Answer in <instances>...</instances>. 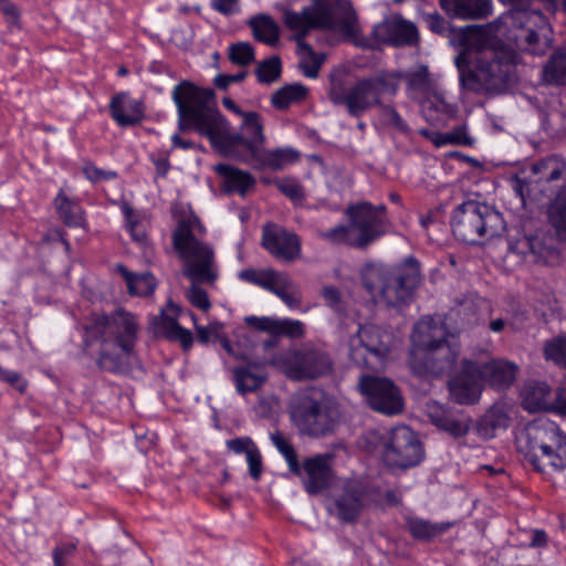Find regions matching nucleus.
I'll return each mask as SVG.
<instances>
[{"mask_svg": "<svg viewBox=\"0 0 566 566\" xmlns=\"http://www.w3.org/2000/svg\"><path fill=\"white\" fill-rule=\"evenodd\" d=\"M510 44L486 38L478 25H467L454 38L460 52L454 59L462 90L473 93L503 94L517 83L516 50L543 55L552 44V29L538 9L514 7L493 22Z\"/></svg>", "mask_w": 566, "mask_h": 566, "instance_id": "f257e3e1", "label": "nucleus"}, {"mask_svg": "<svg viewBox=\"0 0 566 566\" xmlns=\"http://www.w3.org/2000/svg\"><path fill=\"white\" fill-rule=\"evenodd\" d=\"M177 108L180 132H196L209 139L211 146L226 157L249 163L258 148L243 133L227 134L228 120L216 106L212 88L184 80L171 92Z\"/></svg>", "mask_w": 566, "mask_h": 566, "instance_id": "f03ea898", "label": "nucleus"}, {"mask_svg": "<svg viewBox=\"0 0 566 566\" xmlns=\"http://www.w3.org/2000/svg\"><path fill=\"white\" fill-rule=\"evenodd\" d=\"M398 93L395 77L389 74H374L358 78L346 86L340 77L331 75L327 97L334 106L344 107L354 118H360L377 107L381 123L401 134H409L410 127L392 104L384 103L385 97H394Z\"/></svg>", "mask_w": 566, "mask_h": 566, "instance_id": "7ed1b4c3", "label": "nucleus"}, {"mask_svg": "<svg viewBox=\"0 0 566 566\" xmlns=\"http://www.w3.org/2000/svg\"><path fill=\"white\" fill-rule=\"evenodd\" d=\"M83 329V354L91 356L90 347L99 343L96 360L98 368L107 373H119L123 369L124 356H129L133 353L137 340L138 323L136 317L123 310L111 315H93L91 323Z\"/></svg>", "mask_w": 566, "mask_h": 566, "instance_id": "20e7f679", "label": "nucleus"}, {"mask_svg": "<svg viewBox=\"0 0 566 566\" xmlns=\"http://www.w3.org/2000/svg\"><path fill=\"white\" fill-rule=\"evenodd\" d=\"M285 27L296 32L295 41L298 49L310 59H316L321 53L314 51L303 39L312 30L337 31L345 35L356 34L357 13L352 2H312L301 12L285 10Z\"/></svg>", "mask_w": 566, "mask_h": 566, "instance_id": "39448f33", "label": "nucleus"}, {"mask_svg": "<svg viewBox=\"0 0 566 566\" xmlns=\"http://www.w3.org/2000/svg\"><path fill=\"white\" fill-rule=\"evenodd\" d=\"M345 214L348 223L319 231L318 238L333 245L366 251L389 233L391 223L385 205L374 206L369 201L352 203L346 208Z\"/></svg>", "mask_w": 566, "mask_h": 566, "instance_id": "423d86ee", "label": "nucleus"}, {"mask_svg": "<svg viewBox=\"0 0 566 566\" xmlns=\"http://www.w3.org/2000/svg\"><path fill=\"white\" fill-rule=\"evenodd\" d=\"M420 280V263L412 255L397 265L370 263L361 270L364 289L373 297L379 296L389 307L408 305Z\"/></svg>", "mask_w": 566, "mask_h": 566, "instance_id": "0eeeda50", "label": "nucleus"}, {"mask_svg": "<svg viewBox=\"0 0 566 566\" xmlns=\"http://www.w3.org/2000/svg\"><path fill=\"white\" fill-rule=\"evenodd\" d=\"M517 447L537 472H546L548 468L553 471L566 469V433L547 418L527 423L517 439Z\"/></svg>", "mask_w": 566, "mask_h": 566, "instance_id": "6e6552de", "label": "nucleus"}, {"mask_svg": "<svg viewBox=\"0 0 566 566\" xmlns=\"http://www.w3.org/2000/svg\"><path fill=\"white\" fill-rule=\"evenodd\" d=\"M172 247L184 261V275L193 283L214 284L219 277L214 249L196 238L190 219H180L171 234Z\"/></svg>", "mask_w": 566, "mask_h": 566, "instance_id": "1a4fd4ad", "label": "nucleus"}, {"mask_svg": "<svg viewBox=\"0 0 566 566\" xmlns=\"http://www.w3.org/2000/svg\"><path fill=\"white\" fill-rule=\"evenodd\" d=\"M453 235L467 244H481L500 237L505 231V221L494 207L476 200H467L452 211Z\"/></svg>", "mask_w": 566, "mask_h": 566, "instance_id": "9d476101", "label": "nucleus"}, {"mask_svg": "<svg viewBox=\"0 0 566 566\" xmlns=\"http://www.w3.org/2000/svg\"><path fill=\"white\" fill-rule=\"evenodd\" d=\"M290 418L302 434L319 438L333 433L340 421L337 403L315 391L295 395L290 402Z\"/></svg>", "mask_w": 566, "mask_h": 566, "instance_id": "9b49d317", "label": "nucleus"}, {"mask_svg": "<svg viewBox=\"0 0 566 566\" xmlns=\"http://www.w3.org/2000/svg\"><path fill=\"white\" fill-rule=\"evenodd\" d=\"M423 459V444L410 427L400 424L388 431L381 448L386 467L407 470L419 465Z\"/></svg>", "mask_w": 566, "mask_h": 566, "instance_id": "f8f14e48", "label": "nucleus"}, {"mask_svg": "<svg viewBox=\"0 0 566 566\" xmlns=\"http://www.w3.org/2000/svg\"><path fill=\"white\" fill-rule=\"evenodd\" d=\"M281 366L291 380H314L329 375L333 370V359L322 347L304 344L300 348L285 353Z\"/></svg>", "mask_w": 566, "mask_h": 566, "instance_id": "ddd939ff", "label": "nucleus"}, {"mask_svg": "<svg viewBox=\"0 0 566 566\" xmlns=\"http://www.w3.org/2000/svg\"><path fill=\"white\" fill-rule=\"evenodd\" d=\"M359 389L374 411L386 416H396L402 412L403 397L391 379L364 375L359 380Z\"/></svg>", "mask_w": 566, "mask_h": 566, "instance_id": "4468645a", "label": "nucleus"}, {"mask_svg": "<svg viewBox=\"0 0 566 566\" xmlns=\"http://www.w3.org/2000/svg\"><path fill=\"white\" fill-rule=\"evenodd\" d=\"M388 335H382L378 327H360L357 335L349 342V358L359 367H371L368 355L373 356L377 363L382 361L390 352Z\"/></svg>", "mask_w": 566, "mask_h": 566, "instance_id": "2eb2a0df", "label": "nucleus"}, {"mask_svg": "<svg viewBox=\"0 0 566 566\" xmlns=\"http://www.w3.org/2000/svg\"><path fill=\"white\" fill-rule=\"evenodd\" d=\"M261 245L273 258L285 263L294 262L302 253L300 235L274 223L263 227Z\"/></svg>", "mask_w": 566, "mask_h": 566, "instance_id": "dca6fc26", "label": "nucleus"}, {"mask_svg": "<svg viewBox=\"0 0 566 566\" xmlns=\"http://www.w3.org/2000/svg\"><path fill=\"white\" fill-rule=\"evenodd\" d=\"M370 486L358 480L346 481L334 497V513L343 524L356 523L368 500Z\"/></svg>", "mask_w": 566, "mask_h": 566, "instance_id": "f3484780", "label": "nucleus"}, {"mask_svg": "<svg viewBox=\"0 0 566 566\" xmlns=\"http://www.w3.org/2000/svg\"><path fill=\"white\" fill-rule=\"evenodd\" d=\"M455 354H443L430 349L410 347L408 366L420 378L437 377L451 370L457 363Z\"/></svg>", "mask_w": 566, "mask_h": 566, "instance_id": "a211bd4d", "label": "nucleus"}, {"mask_svg": "<svg viewBox=\"0 0 566 566\" xmlns=\"http://www.w3.org/2000/svg\"><path fill=\"white\" fill-rule=\"evenodd\" d=\"M426 415L434 427L454 439L463 438L470 431L471 418L463 410L430 400L426 403Z\"/></svg>", "mask_w": 566, "mask_h": 566, "instance_id": "6ab92c4d", "label": "nucleus"}, {"mask_svg": "<svg viewBox=\"0 0 566 566\" xmlns=\"http://www.w3.org/2000/svg\"><path fill=\"white\" fill-rule=\"evenodd\" d=\"M411 347L426 348L443 354H455L458 352L451 346L448 339V332L443 324L434 322L431 317H422L412 329Z\"/></svg>", "mask_w": 566, "mask_h": 566, "instance_id": "aec40b11", "label": "nucleus"}, {"mask_svg": "<svg viewBox=\"0 0 566 566\" xmlns=\"http://www.w3.org/2000/svg\"><path fill=\"white\" fill-rule=\"evenodd\" d=\"M480 374L479 364L464 363L462 370L449 381L450 396L454 402L469 406L480 400L483 388Z\"/></svg>", "mask_w": 566, "mask_h": 566, "instance_id": "412c9836", "label": "nucleus"}, {"mask_svg": "<svg viewBox=\"0 0 566 566\" xmlns=\"http://www.w3.org/2000/svg\"><path fill=\"white\" fill-rule=\"evenodd\" d=\"M376 41L395 48L415 46L419 43L417 27L406 20H385L373 29Z\"/></svg>", "mask_w": 566, "mask_h": 566, "instance_id": "4be33fe9", "label": "nucleus"}, {"mask_svg": "<svg viewBox=\"0 0 566 566\" xmlns=\"http://www.w3.org/2000/svg\"><path fill=\"white\" fill-rule=\"evenodd\" d=\"M332 454H316L311 458H306L301 465L302 479L305 491L315 495L324 491L331 485L333 478V469L329 464Z\"/></svg>", "mask_w": 566, "mask_h": 566, "instance_id": "5701e85b", "label": "nucleus"}, {"mask_svg": "<svg viewBox=\"0 0 566 566\" xmlns=\"http://www.w3.org/2000/svg\"><path fill=\"white\" fill-rule=\"evenodd\" d=\"M145 111L144 101L130 98L126 92L117 93L109 103L111 116L120 127H132L140 124L145 118Z\"/></svg>", "mask_w": 566, "mask_h": 566, "instance_id": "b1692460", "label": "nucleus"}, {"mask_svg": "<svg viewBox=\"0 0 566 566\" xmlns=\"http://www.w3.org/2000/svg\"><path fill=\"white\" fill-rule=\"evenodd\" d=\"M53 207L59 219L67 228H84L86 212L81 206L80 199L66 195L64 188H60L54 197Z\"/></svg>", "mask_w": 566, "mask_h": 566, "instance_id": "393cba45", "label": "nucleus"}, {"mask_svg": "<svg viewBox=\"0 0 566 566\" xmlns=\"http://www.w3.org/2000/svg\"><path fill=\"white\" fill-rule=\"evenodd\" d=\"M483 382L491 388L502 391L511 387L517 374V366L506 360H492L480 366Z\"/></svg>", "mask_w": 566, "mask_h": 566, "instance_id": "a878e982", "label": "nucleus"}, {"mask_svg": "<svg viewBox=\"0 0 566 566\" xmlns=\"http://www.w3.org/2000/svg\"><path fill=\"white\" fill-rule=\"evenodd\" d=\"M214 171L222 179V188L227 193L238 192L245 196L255 184L253 176L229 164H218Z\"/></svg>", "mask_w": 566, "mask_h": 566, "instance_id": "bb28decb", "label": "nucleus"}, {"mask_svg": "<svg viewBox=\"0 0 566 566\" xmlns=\"http://www.w3.org/2000/svg\"><path fill=\"white\" fill-rule=\"evenodd\" d=\"M452 523L450 522H431L418 516H406L405 527L410 536L418 542H430L433 538L444 534Z\"/></svg>", "mask_w": 566, "mask_h": 566, "instance_id": "cd10ccee", "label": "nucleus"}, {"mask_svg": "<svg viewBox=\"0 0 566 566\" xmlns=\"http://www.w3.org/2000/svg\"><path fill=\"white\" fill-rule=\"evenodd\" d=\"M450 19L480 20L492 14V2H440Z\"/></svg>", "mask_w": 566, "mask_h": 566, "instance_id": "c85d7f7f", "label": "nucleus"}, {"mask_svg": "<svg viewBox=\"0 0 566 566\" xmlns=\"http://www.w3.org/2000/svg\"><path fill=\"white\" fill-rule=\"evenodd\" d=\"M510 424V416L502 403H494L476 422L478 433L491 439L497 430H505Z\"/></svg>", "mask_w": 566, "mask_h": 566, "instance_id": "c756f323", "label": "nucleus"}, {"mask_svg": "<svg viewBox=\"0 0 566 566\" xmlns=\"http://www.w3.org/2000/svg\"><path fill=\"white\" fill-rule=\"evenodd\" d=\"M300 154L293 148L258 149L253 160L258 163L259 168H270L272 170H282L287 165L296 163Z\"/></svg>", "mask_w": 566, "mask_h": 566, "instance_id": "7c9ffc66", "label": "nucleus"}, {"mask_svg": "<svg viewBox=\"0 0 566 566\" xmlns=\"http://www.w3.org/2000/svg\"><path fill=\"white\" fill-rule=\"evenodd\" d=\"M116 272L125 280L128 293L136 296H149L156 289V279L151 273L136 274L124 264L116 265Z\"/></svg>", "mask_w": 566, "mask_h": 566, "instance_id": "2f4dec72", "label": "nucleus"}, {"mask_svg": "<svg viewBox=\"0 0 566 566\" xmlns=\"http://www.w3.org/2000/svg\"><path fill=\"white\" fill-rule=\"evenodd\" d=\"M376 74H389L395 77V83L399 86V80H403L407 88L416 92H427L430 88V72L424 64H419L416 70L410 71H380Z\"/></svg>", "mask_w": 566, "mask_h": 566, "instance_id": "473e14b6", "label": "nucleus"}, {"mask_svg": "<svg viewBox=\"0 0 566 566\" xmlns=\"http://www.w3.org/2000/svg\"><path fill=\"white\" fill-rule=\"evenodd\" d=\"M510 250L531 262H545L547 247L537 235H522L510 243Z\"/></svg>", "mask_w": 566, "mask_h": 566, "instance_id": "72a5a7b5", "label": "nucleus"}, {"mask_svg": "<svg viewBox=\"0 0 566 566\" xmlns=\"http://www.w3.org/2000/svg\"><path fill=\"white\" fill-rule=\"evenodd\" d=\"M480 302L481 300L475 294H463L454 298L449 315L459 319L463 325H473L478 321Z\"/></svg>", "mask_w": 566, "mask_h": 566, "instance_id": "f704fd0d", "label": "nucleus"}, {"mask_svg": "<svg viewBox=\"0 0 566 566\" xmlns=\"http://www.w3.org/2000/svg\"><path fill=\"white\" fill-rule=\"evenodd\" d=\"M534 175L546 182L557 181L566 171V159L560 155H549L532 165Z\"/></svg>", "mask_w": 566, "mask_h": 566, "instance_id": "c9c22d12", "label": "nucleus"}, {"mask_svg": "<svg viewBox=\"0 0 566 566\" xmlns=\"http://www.w3.org/2000/svg\"><path fill=\"white\" fill-rule=\"evenodd\" d=\"M308 88L302 83L286 84L276 90L271 96V104L275 109L284 111L294 103L304 101Z\"/></svg>", "mask_w": 566, "mask_h": 566, "instance_id": "e433bc0d", "label": "nucleus"}, {"mask_svg": "<svg viewBox=\"0 0 566 566\" xmlns=\"http://www.w3.org/2000/svg\"><path fill=\"white\" fill-rule=\"evenodd\" d=\"M543 81L549 85L566 84V48H559L543 67Z\"/></svg>", "mask_w": 566, "mask_h": 566, "instance_id": "4c0bfd02", "label": "nucleus"}, {"mask_svg": "<svg viewBox=\"0 0 566 566\" xmlns=\"http://www.w3.org/2000/svg\"><path fill=\"white\" fill-rule=\"evenodd\" d=\"M548 221L559 240L566 242V185L548 207Z\"/></svg>", "mask_w": 566, "mask_h": 566, "instance_id": "58836bf2", "label": "nucleus"}, {"mask_svg": "<svg viewBox=\"0 0 566 566\" xmlns=\"http://www.w3.org/2000/svg\"><path fill=\"white\" fill-rule=\"evenodd\" d=\"M237 391L241 395L254 392L265 382V376L252 371L250 366L232 369Z\"/></svg>", "mask_w": 566, "mask_h": 566, "instance_id": "ea45409f", "label": "nucleus"}, {"mask_svg": "<svg viewBox=\"0 0 566 566\" xmlns=\"http://www.w3.org/2000/svg\"><path fill=\"white\" fill-rule=\"evenodd\" d=\"M253 36L256 41L275 45L279 42L280 33L276 23L266 15H260L250 20Z\"/></svg>", "mask_w": 566, "mask_h": 566, "instance_id": "a19ab883", "label": "nucleus"}, {"mask_svg": "<svg viewBox=\"0 0 566 566\" xmlns=\"http://www.w3.org/2000/svg\"><path fill=\"white\" fill-rule=\"evenodd\" d=\"M420 18L431 32L449 38L453 46L460 48V45L454 43L453 40L463 28H460L459 30L454 29L451 23L437 11L421 12Z\"/></svg>", "mask_w": 566, "mask_h": 566, "instance_id": "79ce46f5", "label": "nucleus"}, {"mask_svg": "<svg viewBox=\"0 0 566 566\" xmlns=\"http://www.w3.org/2000/svg\"><path fill=\"white\" fill-rule=\"evenodd\" d=\"M271 441L276 450L285 459L290 472L296 476H302V468L298 462L297 453L290 439H287L280 431H275L271 433Z\"/></svg>", "mask_w": 566, "mask_h": 566, "instance_id": "37998d69", "label": "nucleus"}, {"mask_svg": "<svg viewBox=\"0 0 566 566\" xmlns=\"http://www.w3.org/2000/svg\"><path fill=\"white\" fill-rule=\"evenodd\" d=\"M258 82L261 84H272L276 82L282 74V61L279 55H272L260 61L254 70Z\"/></svg>", "mask_w": 566, "mask_h": 566, "instance_id": "c03bdc74", "label": "nucleus"}, {"mask_svg": "<svg viewBox=\"0 0 566 566\" xmlns=\"http://www.w3.org/2000/svg\"><path fill=\"white\" fill-rule=\"evenodd\" d=\"M241 130L258 149L265 143L261 115L256 112H249L242 117Z\"/></svg>", "mask_w": 566, "mask_h": 566, "instance_id": "a18cd8bd", "label": "nucleus"}, {"mask_svg": "<svg viewBox=\"0 0 566 566\" xmlns=\"http://www.w3.org/2000/svg\"><path fill=\"white\" fill-rule=\"evenodd\" d=\"M423 107L443 115L447 119L455 118L459 111L457 104L448 102L444 95L439 92L431 94L423 102Z\"/></svg>", "mask_w": 566, "mask_h": 566, "instance_id": "49530a36", "label": "nucleus"}, {"mask_svg": "<svg viewBox=\"0 0 566 566\" xmlns=\"http://www.w3.org/2000/svg\"><path fill=\"white\" fill-rule=\"evenodd\" d=\"M228 57L234 65L245 67L255 60L253 46L248 42H238L229 46Z\"/></svg>", "mask_w": 566, "mask_h": 566, "instance_id": "de8ad7c7", "label": "nucleus"}, {"mask_svg": "<svg viewBox=\"0 0 566 566\" xmlns=\"http://www.w3.org/2000/svg\"><path fill=\"white\" fill-rule=\"evenodd\" d=\"M274 185L293 202H301L306 198L303 186L294 177L277 178L274 180Z\"/></svg>", "mask_w": 566, "mask_h": 566, "instance_id": "09e8293b", "label": "nucleus"}, {"mask_svg": "<svg viewBox=\"0 0 566 566\" xmlns=\"http://www.w3.org/2000/svg\"><path fill=\"white\" fill-rule=\"evenodd\" d=\"M544 357L546 360L566 366V335L547 340L544 345Z\"/></svg>", "mask_w": 566, "mask_h": 566, "instance_id": "8fccbe9b", "label": "nucleus"}, {"mask_svg": "<svg viewBox=\"0 0 566 566\" xmlns=\"http://www.w3.org/2000/svg\"><path fill=\"white\" fill-rule=\"evenodd\" d=\"M551 394V388L546 382L536 384L525 398V409L535 411L545 408L548 403L547 396Z\"/></svg>", "mask_w": 566, "mask_h": 566, "instance_id": "3c124183", "label": "nucleus"}, {"mask_svg": "<svg viewBox=\"0 0 566 566\" xmlns=\"http://www.w3.org/2000/svg\"><path fill=\"white\" fill-rule=\"evenodd\" d=\"M151 325L154 333L168 339L174 331L179 326L177 317L169 316L164 310L153 317Z\"/></svg>", "mask_w": 566, "mask_h": 566, "instance_id": "603ef678", "label": "nucleus"}, {"mask_svg": "<svg viewBox=\"0 0 566 566\" xmlns=\"http://www.w3.org/2000/svg\"><path fill=\"white\" fill-rule=\"evenodd\" d=\"M292 282L287 274L283 276L279 284L275 285L273 293L290 308H297L301 305V297L291 292Z\"/></svg>", "mask_w": 566, "mask_h": 566, "instance_id": "864d4df0", "label": "nucleus"}, {"mask_svg": "<svg viewBox=\"0 0 566 566\" xmlns=\"http://www.w3.org/2000/svg\"><path fill=\"white\" fill-rule=\"evenodd\" d=\"M274 336H289L292 338L301 337L304 333L303 323L290 318L276 319Z\"/></svg>", "mask_w": 566, "mask_h": 566, "instance_id": "5fc2aeb1", "label": "nucleus"}, {"mask_svg": "<svg viewBox=\"0 0 566 566\" xmlns=\"http://www.w3.org/2000/svg\"><path fill=\"white\" fill-rule=\"evenodd\" d=\"M198 284L192 282L187 291V298L192 306L206 312L211 307V303L208 292Z\"/></svg>", "mask_w": 566, "mask_h": 566, "instance_id": "6e6d98bb", "label": "nucleus"}, {"mask_svg": "<svg viewBox=\"0 0 566 566\" xmlns=\"http://www.w3.org/2000/svg\"><path fill=\"white\" fill-rule=\"evenodd\" d=\"M446 140L450 145L472 147L475 143L474 138L468 134L467 124H461L446 132Z\"/></svg>", "mask_w": 566, "mask_h": 566, "instance_id": "4d7b16f0", "label": "nucleus"}, {"mask_svg": "<svg viewBox=\"0 0 566 566\" xmlns=\"http://www.w3.org/2000/svg\"><path fill=\"white\" fill-rule=\"evenodd\" d=\"M0 380L10 385L19 394H24L29 387V381L22 376L21 373L9 370L0 365Z\"/></svg>", "mask_w": 566, "mask_h": 566, "instance_id": "13d9d810", "label": "nucleus"}, {"mask_svg": "<svg viewBox=\"0 0 566 566\" xmlns=\"http://www.w3.org/2000/svg\"><path fill=\"white\" fill-rule=\"evenodd\" d=\"M247 455V462L249 465V474L254 481H259L262 471H263V463H262V455L260 453V450L258 446H253L251 450H249Z\"/></svg>", "mask_w": 566, "mask_h": 566, "instance_id": "bf43d9fd", "label": "nucleus"}, {"mask_svg": "<svg viewBox=\"0 0 566 566\" xmlns=\"http://www.w3.org/2000/svg\"><path fill=\"white\" fill-rule=\"evenodd\" d=\"M77 552V543L67 542L56 545L52 551L53 564H69V559Z\"/></svg>", "mask_w": 566, "mask_h": 566, "instance_id": "052dcab7", "label": "nucleus"}, {"mask_svg": "<svg viewBox=\"0 0 566 566\" xmlns=\"http://www.w3.org/2000/svg\"><path fill=\"white\" fill-rule=\"evenodd\" d=\"M259 274L258 286H261L269 292L274 291L275 285L279 284L285 275V273L277 272L273 269L260 270Z\"/></svg>", "mask_w": 566, "mask_h": 566, "instance_id": "680f3d73", "label": "nucleus"}, {"mask_svg": "<svg viewBox=\"0 0 566 566\" xmlns=\"http://www.w3.org/2000/svg\"><path fill=\"white\" fill-rule=\"evenodd\" d=\"M244 322L249 326L255 328L256 331L265 332V333H269L270 335L274 336L276 318H272V317H268V316L258 317V316L252 315V316H247L244 318Z\"/></svg>", "mask_w": 566, "mask_h": 566, "instance_id": "e2e57ef3", "label": "nucleus"}, {"mask_svg": "<svg viewBox=\"0 0 566 566\" xmlns=\"http://www.w3.org/2000/svg\"><path fill=\"white\" fill-rule=\"evenodd\" d=\"M83 175L92 182L112 180L117 177V174L115 171L103 170L91 164L83 167Z\"/></svg>", "mask_w": 566, "mask_h": 566, "instance_id": "0e129e2a", "label": "nucleus"}, {"mask_svg": "<svg viewBox=\"0 0 566 566\" xmlns=\"http://www.w3.org/2000/svg\"><path fill=\"white\" fill-rule=\"evenodd\" d=\"M227 448L234 452L235 454L245 453L248 454L249 450L256 446L254 441L250 437H237L233 439H229L226 441Z\"/></svg>", "mask_w": 566, "mask_h": 566, "instance_id": "69168bd1", "label": "nucleus"}, {"mask_svg": "<svg viewBox=\"0 0 566 566\" xmlns=\"http://www.w3.org/2000/svg\"><path fill=\"white\" fill-rule=\"evenodd\" d=\"M248 76L247 71L237 74H218L213 78V85L221 91H227L232 83H240Z\"/></svg>", "mask_w": 566, "mask_h": 566, "instance_id": "338daca9", "label": "nucleus"}, {"mask_svg": "<svg viewBox=\"0 0 566 566\" xmlns=\"http://www.w3.org/2000/svg\"><path fill=\"white\" fill-rule=\"evenodd\" d=\"M325 60H326V55L319 54L318 57L311 59V61H312L311 63H308L306 61H301L298 67L302 71L304 76H306L308 78H316L318 76L319 69L323 65V63L325 62Z\"/></svg>", "mask_w": 566, "mask_h": 566, "instance_id": "774afa93", "label": "nucleus"}]
</instances>
